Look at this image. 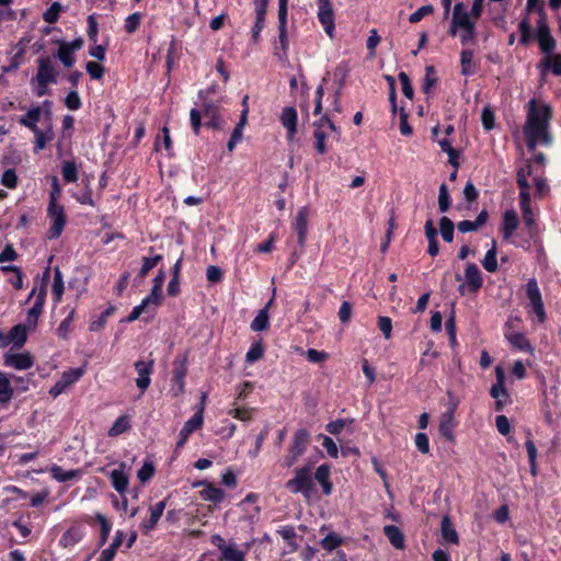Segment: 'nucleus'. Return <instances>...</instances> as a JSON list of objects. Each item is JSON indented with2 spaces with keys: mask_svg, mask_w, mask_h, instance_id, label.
I'll return each mask as SVG.
<instances>
[{
  "mask_svg": "<svg viewBox=\"0 0 561 561\" xmlns=\"http://www.w3.org/2000/svg\"><path fill=\"white\" fill-rule=\"evenodd\" d=\"M551 116L552 111L549 105L542 104L538 107L535 100L529 101L524 134L530 150H535L539 144L546 146L552 144V136L549 131Z\"/></svg>",
  "mask_w": 561,
  "mask_h": 561,
  "instance_id": "1",
  "label": "nucleus"
},
{
  "mask_svg": "<svg viewBox=\"0 0 561 561\" xmlns=\"http://www.w3.org/2000/svg\"><path fill=\"white\" fill-rule=\"evenodd\" d=\"M313 127L314 148L318 153L324 154L328 150L327 139L330 136H333L336 138V140H339L340 130L325 114L321 115V117L313 123Z\"/></svg>",
  "mask_w": 561,
  "mask_h": 561,
  "instance_id": "2",
  "label": "nucleus"
},
{
  "mask_svg": "<svg viewBox=\"0 0 561 561\" xmlns=\"http://www.w3.org/2000/svg\"><path fill=\"white\" fill-rule=\"evenodd\" d=\"M286 488L291 493H301L309 500L314 491L311 467H302L295 470V477L286 482Z\"/></svg>",
  "mask_w": 561,
  "mask_h": 561,
  "instance_id": "3",
  "label": "nucleus"
},
{
  "mask_svg": "<svg viewBox=\"0 0 561 561\" xmlns=\"http://www.w3.org/2000/svg\"><path fill=\"white\" fill-rule=\"evenodd\" d=\"M48 216L51 221V226L48 230V239H56L61 234L64 230V227L66 225V215L64 211V207L57 204L54 194L50 195Z\"/></svg>",
  "mask_w": 561,
  "mask_h": 561,
  "instance_id": "4",
  "label": "nucleus"
},
{
  "mask_svg": "<svg viewBox=\"0 0 561 561\" xmlns=\"http://www.w3.org/2000/svg\"><path fill=\"white\" fill-rule=\"evenodd\" d=\"M538 11L540 13V19L537 23L536 37L541 51L549 55L556 48V41L550 33V28L546 21V15L543 13L542 7H540Z\"/></svg>",
  "mask_w": 561,
  "mask_h": 561,
  "instance_id": "5",
  "label": "nucleus"
},
{
  "mask_svg": "<svg viewBox=\"0 0 561 561\" xmlns=\"http://www.w3.org/2000/svg\"><path fill=\"white\" fill-rule=\"evenodd\" d=\"M474 22L470 20V14L467 12L466 5L462 2L455 4L453 10L451 25L449 34L456 36L458 31L474 27Z\"/></svg>",
  "mask_w": 561,
  "mask_h": 561,
  "instance_id": "6",
  "label": "nucleus"
},
{
  "mask_svg": "<svg viewBox=\"0 0 561 561\" xmlns=\"http://www.w3.org/2000/svg\"><path fill=\"white\" fill-rule=\"evenodd\" d=\"M309 442V433L306 430H299L294 435V442L288 455L284 459V467L290 468L297 459L304 454Z\"/></svg>",
  "mask_w": 561,
  "mask_h": 561,
  "instance_id": "7",
  "label": "nucleus"
},
{
  "mask_svg": "<svg viewBox=\"0 0 561 561\" xmlns=\"http://www.w3.org/2000/svg\"><path fill=\"white\" fill-rule=\"evenodd\" d=\"M526 294L530 301L534 312L540 323L547 319L543 301L536 279H529L526 285Z\"/></svg>",
  "mask_w": 561,
  "mask_h": 561,
  "instance_id": "8",
  "label": "nucleus"
},
{
  "mask_svg": "<svg viewBox=\"0 0 561 561\" xmlns=\"http://www.w3.org/2000/svg\"><path fill=\"white\" fill-rule=\"evenodd\" d=\"M83 374L84 369L81 367L65 371L59 378V380H57L55 385L50 388L49 394L53 396L54 398L58 397L67 388L77 382L82 377Z\"/></svg>",
  "mask_w": 561,
  "mask_h": 561,
  "instance_id": "9",
  "label": "nucleus"
},
{
  "mask_svg": "<svg viewBox=\"0 0 561 561\" xmlns=\"http://www.w3.org/2000/svg\"><path fill=\"white\" fill-rule=\"evenodd\" d=\"M38 69L35 80L38 84L55 83L57 79V71L55 70L54 62L49 57H41L37 60Z\"/></svg>",
  "mask_w": 561,
  "mask_h": 561,
  "instance_id": "10",
  "label": "nucleus"
},
{
  "mask_svg": "<svg viewBox=\"0 0 561 561\" xmlns=\"http://www.w3.org/2000/svg\"><path fill=\"white\" fill-rule=\"evenodd\" d=\"M3 364L18 370H25L34 365V359L28 352L13 353L9 351L3 355Z\"/></svg>",
  "mask_w": 561,
  "mask_h": 561,
  "instance_id": "11",
  "label": "nucleus"
},
{
  "mask_svg": "<svg viewBox=\"0 0 561 561\" xmlns=\"http://www.w3.org/2000/svg\"><path fill=\"white\" fill-rule=\"evenodd\" d=\"M318 19L323 25L325 33L332 38L334 32V13L329 0H318Z\"/></svg>",
  "mask_w": 561,
  "mask_h": 561,
  "instance_id": "12",
  "label": "nucleus"
},
{
  "mask_svg": "<svg viewBox=\"0 0 561 561\" xmlns=\"http://www.w3.org/2000/svg\"><path fill=\"white\" fill-rule=\"evenodd\" d=\"M187 373L186 367V358L184 357H178L174 360V370H173V377H172V388L171 391L175 397L182 394L184 392V378Z\"/></svg>",
  "mask_w": 561,
  "mask_h": 561,
  "instance_id": "13",
  "label": "nucleus"
},
{
  "mask_svg": "<svg viewBox=\"0 0 561 561\" xmlns=\"http://www.w3.org/2000/svg\"><path fill=\"white\" fill-rule=\"evenodd\" d=\"M204 416H203V407H198L196 413L185 422L184 426L180 432V439L176 443V448H181L185 445L188 436L196 430L201 428L203 425Z\"/></svg>",
  "mask_w": 561,
  "mask_h": 561,
  "instance_id": "14",
  "label": "nucleus"
},
{
  "mask_svg": "<svg viewBox=\"0 0 561 561\" xmlns=\"http://www.w3.org/2000/svg\"><path fill=\"white\" fill-rule=\"evenodd\" d=\"M153 362L150 360L145 363L142 360H138L135 363V369L138 373V378L136 379L137 387L145 392L150 385V375L152 373Z\"/></svg>",
  "mask_w": 561,
  "mask_h": 561,
  "instance_id": "15",
  "label": "nucleus"
},
{
  "mask_svg": "<svg viewBox=\"0 0 561 561\" xmlns=\"http://www.w3.org/2000/svg\"><path fill=\"white\" fill-rule=\"evenodd\" d=\"M297 112L295 107L287 106L282 111L280 123L287 129V139L291 140L297 133Z\"/></svg>",
  "mask_w": 561,
  "mask_h": 561,
  "instance_id": "16",
  "label": "nucleus"
},
{
  "mask_svg": "<svg viewBox=\"0 0 561 561\" xmlns=\"http://www.w3.org/2000/svg\"><path fill=\"white\" fill-rule=\"evenodd\" d=\"M466 285L471 293L478 291L482 286V277L474 263H468L465 271Z\"/></svg>",
  "mask_w": 561,
  "mask_h": 561,
  "instance_id": "17",
  "label": "nucleus"
},
{
  "mask_svg": "<svg viewBox=\"0 0 561 561\" xmlns=\"http://www.w3.org/2000/svg\"><path fill=\"white\" fill-rule=\"evenodd\" d=\"M308 216L309 210L307 207H301L296 216L295 230L297 231L298 243L305 244L308 232Z\"/></svg>",
  "mask_w": 561,
  "mask_h": 561,
  "instance_id": "18",
  "label": "nucleus"
},
{
  "mask_svg": "<svg viewBox=\"0 0 561 561\" xmlns=\"http://www.w3.org/2000/svg\"><path fill=\"white\" fill-rule=\"evenodd\" d=\"M45 297H46V287H45V285H42L36 294L35 302H34L33 307L28 310V313H27V322L33 327L36 324L37 319L43 311Z\"/></svg>",
  "mask_w": 561,
  "mask_h": 561,
  "instance_id": "19",
  "label": "nucleus"
},
{
  "mask_svg": "<svg viewBox=\"0 0 561 561\" xmlns=\"http://www.w3.org/2000/svg\"><path fill=\"white\" fill-rule=\"evenodd\" d=\"M454 427H455V416H453V410H447L440 416L439 422V433L447 440L454 439Z\"/></svg>",
  "mask_w": 561,
  "mask_h": 561,
  "instance_id": "20",
  "label": "nucleus"
},
{
  "mask_svg": "<svg viewBox=\"0 0 561 561\" xmlns=\"http://www.w3.org/2000/svg\"><path fill=\"white\" fill-rule=\"evenodd\" d=\"M440 534L445 542L457 545L459 542L458 534L453 526L448 515L443 516L440 522Z\"/></svg>",
  "mask_w": 561,
  "mask_h": 561,
  "instance_id": "21",
  "label": "nucleus"
},
{
  "mask_svg": "<svg viewBox=\"0 0 561 561\" xmlns=\"http://www.w3.org/2000/svg\"><path fill=\"white\" fill-rule=\"evenodd\" d=\"M165 508V502L161 501L153 506L150 507V518L146 520L142 524V529L145 534L153 529L159 520V518L162 516L163 511Z\"/></svg>",
  "mask_w": 561,
  "mask_h": 561,
  "instance_id": "22",
  "label": "nucleus"
},
{
  "mask_svg": "<svg viewBox=\"0 0 561 561\" xmlns=\"http://www.w3.org/2000/svg\"><path fill=\"white\" fill-rule=\"evenodd\" d=\"M198 485H204V489L201 491V496L205 501H210L214 503L221 502L225 497V492L221 489L215 488L210 483L199 482Z\"/></svg>",
  "mask_w": 561,
  "mask_h": 561,
  "instance_id": "23",
  "label": "nucleus"
},
{
  "mask_svg": "<svg viewBox=\"0 0 561 561\" xmlns=\"http://www.w3.org/2000/svg\"><path fill=\"white\" fill-rule=\"evenodd\" d=\"M7 337L9 339V344L13 343V347L21 348L27 339L25 325H22V324L14 325L10 330Z\"/></svg>",
  "mask_w": 561,
  "mask_h": 561,
  "instance_id": "24",
  "label": "nucleus"
},
{
  "mask_svg": "<svg viewBox=\"0 0 561 561\" xmlns=\"http://www.w3.org/2000/svg\"><path fill=\"white\" fill-rule=\"evenodd\" d=\"M383 534L390 543L397 549L404 548V536L402 531L394 525H388L383 528Z\"/></svg>",
  "mask_w": 561,
  "mask_h": 561,
  "instance_id": "25",
  "label": "nucleus"
},
{
  "mask_svg": "<svg viewBox=\"0 0 561 561\" xmlns=\"http://www.w3.org/2000/svg\"><path fill=\"white\" fill-rule=\"evenodd\" d=\"M42 113L43 110L39 106L31 108L24 116L20 118L21 125L27 127L32 131H37L39 128L37 127L36 123L39 121Z\"/></svg>",
  "mask_w": 561,
  "mask_h": 561,
  "instance_id": "26",
  "label": "nucleus"
},
{
  "mask_svg": "<svg viewBox=\"0 0 561 561\" xmlns=\"http://www.w3.org/2000/svg\"><path fill=\"white\" fill-rule=\"evenodd\" d=\"M506 339L511 343V345L519 351H525L530 354L534 353V347L531 346L530 342L527 340V337L522 333H511L506 335Z\"/></svg>",
  "mask_w": 561,
  "mask_h": 561,
  "instance_id": "27",
  "label": "nucleus"
},
{
  "mask_svg": "<svg viewBox=\"0 0 561 561\" xmlns=\"http://www.w3.org/2000/svg\"><path fill=\"white\" fill-rule=\"evenodd\" d=\"M316 480L320 483L323 489V493L329 495L332 491V483L330 482V468L327 465L318 467L314 473Z\"/></svg>",
  "mask_w": 561,
  "mask_h": 561,
  "instance_id": "28",
  "label": "nucleus"
},
{
  "mask_svg": "<svg viewBox=\"0 0 561 561\" xmlns=\"http://www.w3.org/2000/svg\"><path fill=\"white\" fill-rule=\"evenodd\" d=\"M490 394L494 398L495 401V410L501 411L503 407L507 403L508 393L504 385L494 383L490 390Z\"/></svg>",
  "mask_w": 561,
  "mask_h": 561,
  "instance_id": "29",
  "label": "nucleus"
},
{
  "mask_svg": "<svg viewBox=\"0 0 561 561\" xmlns=\"http://www.w3.org/2000/svg\"><path fill=\"white\" fill-rule=\"evenodd\" d=\"M518 224V218L516 213L511 209L506 210L504 214L503 220V236L504 239H510L513 232L516 230Z\"/></svg>",
  "mask_w": 561,
  "mask_h": 561,
  "instance_id": "30",
  "label": "nucleus"
},
{
  "mask_svg": "<svg viewBox=\"0 0 561 561\" xmlns=\"http://www.w3.org/2000/svg\"><path fill=\"white\" fill-rule=\"evenodd\" d=\"M220 552L221 561H244V552L233 543L227 545Z\"/></svg>",
  "mask_w": 561,
  "mask_h": 561,
  "instance_id": "31",
  "label": "nucleus"
},
{
  "mask_svg": "<svg viewBox=\"0 0 561 561\" xmlns=\"http://www.w3.org/2000/svg\"><path fill=\"white\" fill-rule=\"evenodd\" d=\"M81 537L82 535L78 528L70 527L64 533L62 537L60 538V546H62L64 548L73 547L81 540Z\"/></svg>",
  "mask_w": 561,
  "mask_h": 561,
  "instance_id": "32",
  "label": "nucleus"
},
{
  "mask_svg": "<svg viewBox=\"0 0 561 561\" xmlns=\"http://www.w3.org/2000/svg\"><path fill=\"white\" fill-rule=\"evenodd\" d=\"M130 428V419L127 415L119 416L112 427L108 430V436L115 437L123 433L128 432Z\"/></svg>",
  "mask_w": 561,
  "mask_h": 561,
  "instance_id": "33",
  "label": "nucleus"
},
{
  "mask_svg": "<svg viewBox=\"0 0 561 561\" xmlns=\"http://www.w3.org/2000/svg\"><path fill=\"white\" fill-rule=\"evenodd\" d=\"M13 396V389L10 383L9 377L0 371V403H8Z\"/></svg>",
  "mask_w": 561,
  "mask_h": 561,
  "instance_id": "34",
  "label": "nucleus"
},
{
  "mask_svg": "<svg viewBox=\"0 0 561 561\" xmlns=\"http://www.w3.org/2000/svg\"><path fill=\"white\" fill-rule=\"evenodd\" d=\"M51 477L57 480L58 482H66L68 480H71L80 474L79 470H69L66 471L61 467L54 465L50 468Z\"/></svg>",
  "mask_w": 561,
  "mask_h": 561,
  "instance_id": "35",
  "label": "nucleus"
},
{
  "mask_svg": "<svg viewBox=\"0 0 561 561\" xmlns=\"http://www.w3.org/2000/svg\"><path fill=\"white\" fill-rule=\"evenodd\" d=\"M35 134V150L39 151L45 148L47 141L53 139V129L51 126L48 125L45 130L37 129V131H33Z\"/></svg>",
  "mask_w": 561,
  "mask_h": 561,
  "instance_id": "36",
  "label": "nucleus"
},
{
  "mask_svg": "<svg viewBox=\"0 0 561 561\" xmlns=\"http://www.w3.org/2000/svg\"><path fill=\"white\" fill-rule=\"evenodd\" d=\"M111 480L114 489L117 492H125L128 485V478L122 470H113L111 472Z\"/></svg>",
  "mask_w": 561,
  "mask_h": 561,
  "instance_id": "37",
  "label": "nucleus"
},
{
  "mask_svg": "<svg viewBox=\"0 0 561 561\" xmlns=\"http://www.w3.org/2000/svg\"><path fill=\"white\" fill-rule=\"evenodd\" d=\"M482 265L488 272H495L497 268L496 242L494 240L492 241V248L485 253Z\"/></svg>",
  "mask_w": 561,
  "mask_h": 561,
  "instance_id": "38",
  "label": "nucleus"
},
{
  "mask_svg": "<svg viewBox=\"0 0 561 561\" xmlns=\"http://www.w3.org/2000/svg\"><path fill=\"white\" fill-rule=\"evenodd\" d=\"M437 83V77H436V71H435V68L434 66H426L425 67V77H424V82H423V92L424 93H430L432 91L433 88H435Z\"/></svg>",
  "mask_w": 561,
  "mask_h": 561,
  "instance_id": "39",
  "label": "nucleus"
},
{
  "mask_svg": "<svg viewBox=\"0 0 561 561\" xmlns=\"http://www.w3.org/2000/svg\"><path fill=\"white\" fill-rule=\"evenodd\" d=\"M64 293V280L62 274L59 267H55L54 271V284H53V296L55 301H60Z\"/></svg>",
  "mask_w": 561,
  "mask_h": 561,
  "instance_id": "40",
  "label": "nucleus"
},
{
  "mask_svg": "<svg viewBox=\"0 0 561 561\" xmlns=\"http://www.w3.org/2000/svg\"><path fill=\"white\" fill-rule=\"evenodd\" d=\"M440 233L446 242H451L454 239V222L448 217H442L439 220Z\"/></svg>",
  "mask_w": 561,
  "mask_h": 561,
  "instance_id": "41",
  "label": "nucleus"
},
{
  "mask_svg": "<svg viewBox=\"0 0 561 561\" xmlns=\"http://www.w3.org/2000/svg\"><path fill=\"white\" fill-rule=\"evenodd\" d=\"M270 316L266 313V310H260L257 316L251 322V330L254 332H260L268 327Z\"/></svg>",
  "mask_w": 561,
  "mask_h": 561,
  "instance_id": "42",
  "label": "nucleus"
},
{
  "mask_svg": "<svg viewBox=\"0 0 561 561\" xmlns=\"http://www.w3.org/2000/svg\"><path fill=\"white\" fill-rule=\"evenodd\" d=\"M520 209L525 225L531 227L535 224V216L530 207V199H527L526 196L520 199Z\"/></svg>",
  "mask_w": 561,
  "mask_h": 561,
  "instance_id": "43",
  "label": "nucleus"
},
{
  "mask_svg": "<svg viewBox=\"0 0 561 561\" xmlns=\"http://www.w3.org/2000/svg\"><path fill=\"white\" fill-rule=\"evenodd\" d=\"M545 67L551 68V71L556 76H561V55H547V57L541 61Z\"/></svg>",
  "mask_w": 561,
  "mask_h": 561,
  "instance_id": "44",
  "label": "nucleus"
},
{
  "mask_svg": "<svg viewBox=\"0 0 561 561\" xmlns=\"http://www.w3.org/2000/svg\"><path fill=\"white\" fill-rule=\"evenodd\" d=\"M518 31L520 33V44L525 46L528 45L531 41V27L528 18H525L520 21Z\"/></svg>",
  "mask_w": 561,
  "mask_h": 561,
  "instance_id": "45",
  "label": "nucleus"
},
{
  "mask_svg": "<svg viewBox=\"0 0 561 561\" xmlns=\"http://www.w3.org/2000/svg\"><path fill=\"white\" fill-rule=\"evenodd\" d=\"M348 72L350 67L346 62H341L335 67L333 75L335 77V82L336 84H340V88H344Z\"/></svg>",
  "mask_w": 561,
  "mask_h": 561,
  "instance_id": "46",
  "label": "nucleus"
},
{
  "mask_svg": "<svg viewBox=\"0 0 561 561\" xmlns=\"http://www.w3.org/2000/svg\"><path fill=\"white\" fill-rule=\"evenodd\" d=\"M161 260L162 256L160 254L153 257H144L141 268L138 274L139 278H145L148 272L152 270Z\"/></svg>",
  "mask_w": 561,
  "mask_h": 561,
  "instance_id": "47",
  "label": "nucleus"
},
{
  "mask_svg": "<svg viewBox=\"0 0 561 561\" xmlns=\"http://www.w3.org/2000/svg\"><path fill=\"white\" fill-rule=\"evenodd\" d=\"M62 176L67 182H76L78 180L77 165L75 162L67 161L64 163Z\"/></svg>",
  "mask_w": 561,
  "mask_h": 561,
  "instance_id": "48",
  "label": "nucleus"
},
{
  "mask_svg": "<svg viewBox=\"0 0 561 561\" xmlns=\"http://www.w3.org/2000/svg\"><path fill=\"white\" fill-rule=\"evenodd\" d=\"M438 208L442 213L447 211L449 208V194L445 183L439 186Z\"/></svg>",
  "mask_w": 561,
  "mask_h": 561,
  "instance_id": "49",
  "label": "nucleus"
},
{
  "mask_svg": "<svg viewBox=\"0 0 561 561\" xmlns=\"http://www.w3.org/2000/svg\"><path fill=\"white\" fill-rule=\"evenodd\" d=\"M71 54H72V51H70L68 48H66L65 46H62L60 44L58 51H57V57L60 59V61L67 68H71L75 64V58L72 57Z\"/></svg>",
  "mask_w": 561,
  "mask_h": 561,
  "instance_id": "50",
  "label": "nucleus"
},
{
  "mask_svg": "<svg viewBox=\"0 0 561 561\" xmlns=\"http://www.w3.org/2000/svg\"><path fill=\"white\" fill-rule=\"evenodd\" d=\"M95 518L98 519V522L101 525V540H100V543L104 545L105 541L107 540L108 534L111 531V525H110L108 520L105 518V516L100 514V513H98L95 515Z\"/></svg>",
  "mask_w": 561,
  "mask_h": 561,
  "instance_id": "51",
  "label": "nucleus"
},
{
  "mask_svg": "<svg viewBox=\"0 0 561 561\" xmlns=\"http://www.w3.org/2000/svg\"><path fill=\"white\" fill-rule=\"evenodd\" d=\"M342 540L341 538L335 534H329L325 536L322 541L321 546L323 549L332 551L335 548H337L341 545Z\"/></svg>",
  "mask_w": 561,
  "mask_h": 561,
  "instance_id": "52",
  "label": "nucleus"
},
{
  "mask_svg": "<svg viewBox=\"0 0 561 561\" xmlns=\"http://www.w3.org/2000/svg\"><path fill=\"white\" fill-rule=\"evenodd\" d=\"M154 473V467L151 462H145L142 467L138 470L137 477L138 479L145 483L151 479Z\"/></svg>",
  "mask_w": 561,
  "mask_h": 561,
  "instance_id": "53",
  "label": "nucleus"
},
{
  "mask_svg": "<svg viewBox=\"0 0 561 561\" xmlns=\"http://www.w3.org/2000/svg\"><path fill=\"white\" fill-rule=\"evenodd\" d=\"M263 345L261 342L254 343L251 348L247 353V360L249 363H253L255 360H259L263 356Z\"/></svg>",
  "mask_w": 561,
  "mask_h": 561,
  "instance_id": "54",
  "label": "nucleus"
},
{
  "mask_svg": "<svg viewBox=\"0 0 561 561\" xmlns=\"http://www.w3.org/2000/svg\"><path fill=\"white\" fill-rule=\"evenodd\" d=\"M434 11L433 5L427 4L423 5L420 9H417L414 13H412L409 18V21L411 23H417L420 22L425 15L432 14Z\"/></svg>",
  "mask_w": 561,
  "mask_h": 561,
  "instance_id": "55",
  "label": "nucleus"
},
{
  "mask_svg": "<svg viewBox=\"0 0 561 561\" xmlns=\"http://www.w3.org/2000/svg\"><path fill=\"white\" fill-rule=\"evenodd\" d=\"M161 289L162 288H159L158 286H153L151 289V294L142 300L144 305H146L147 307L160 305Z\"/></svg>",
  "mask_w": 561,
  "mask_h": 561,
  "instance_id": "56",
  "label": "nucleus"
},
{
  "mask_svg": "<svg viewBox=\"0 0 561 561\" xmlns=\"http://www.w3.org/2000/svg\"><path fill=\"white\" fill-rule=\"evenodd\" d=\"M61 10V5L58 2H54L50 8L44 13L43 18L47 23H55L58 19V14Z\"/></svg>",
  "mask_w": 561,
  "mask_h": 561,
  "instance_id": "57",
  "label": "nucleus"
},
{
  "mask_svg": "<svg viewBox=\"0 0 561 561\" xmlns=\"http://www.w3.org/2000/svg\"><path fill=\"white\" fill-rule=\"evenodd\" d=\"M399 80H400L401 85H402V93L408 99H412L413 98V88H412L411 81L409 79V76L405 72L402 71V72L399 73Z\"/></svg>",
  "mask_w": 561,
  "mask_h": 561,
  "instance_id": "58",
  "label": "nucleus"
},
{
  "mask_svg": "<svg viewBox=\"0 0 561 561\" xmlns=\"http://www.w3.org/2000/svg\"><path fill=\"white\" fill-rule=\"evenodd\" d=\"M85 69L88 71V73L91 76V78H93V79L99 80L103 77L104 68L102 65H100L98 62L89 61L85 66Z\"/></svg>",
  "mask_w": 561,
  "mask_h": 561,
  "instance_id": "59",
  "label": "nucleus"
},
{
  "mask_svg": "<svg viewBox=\"0 0 561 561\" xmlns=\"http://www.w3.org/2000/svg\"><path fill=\"white\" fill-rule=\"evenodd\" d=\"M140 20H141L140 13L136 12V13L130 14L125 20V30H126V32L134 33L137 30V27L139 26Z\"/></svg>",
  "mask_w": 561,
  "mask_h": 561,
  "instance_id": "60",
  "label": "nucleus"
},
{
  "mask_svg": "<svg viewBox=\"0 0 561 561\" xmlns=\"http://www.w3.org/2000/svg\"><path fill=\"white\" fill-rule=\"evenodd\" d=\"M378 328L387 340L390 339L392 332V322L389 317H379Z\"/></svg>",
  "mask_w": 561,
  "mask_h": 561,
  "instance_id": "61",
  "label": "nucleus"
},
{
  "mask_svg": "<svg viewBox=\"0 0 561 561\" xmlns=\"http://www.w3.org/2000/svg\"><path fill=\"white\" fill-rule=\"evenodd\" d=\"M462 45L474 44L477 41L476 26L463 31H458Z\"/></svg>",
  "mask_w": 561,
  "mask_h": 561,
  "instance_id": "62",
  "label": "nucleus"
},
{
  "mask_svg": "<svg viewBox=\"0 0 561 561\" xmlns=\"http://www.w3.org/2000/svg\"><path fill=\"white\" fill-rule=\"evenodd\" d=\"M1 183L8 188H14L18 183V176L14 170L9 169L2 174Z\"/></svg>",
  "mask_w": 561,
  "mask_h": 561,
  "instance_id": "63",
  "label": "nucleus"
},
{
  "mask_svg": "<svg viewBox=\"0 0 561 561\" xmlns=\"http://www.w3.org/2000/svg\"><path fill=\"white\" fill-rule=\"evenodd\" d=\"M65 104L70 111L78 110L81 105L79 94L76 91L69 92L65 99Z\"/></svg>",
  "mask_w": 561,
  "mask_h": 561,
  "instance_id": "64",
  "label": "nucleus"
}]
</instances>
